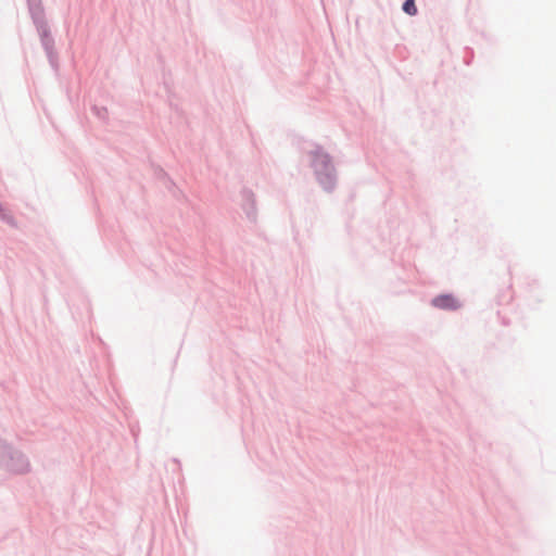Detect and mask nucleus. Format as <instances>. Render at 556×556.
<instances>
[{
    "label": "nucleus",
    "mask_w": 556,
    "mask_h": 556,
    "mask_svg": "<svg viewBox=\"0 0 556 556\" xmlns=\"http://www.w3.org/2000/svg\"><path fill=\"white\" fill-rule=\"evenodd\" d=\"M403 11L409 15H415L417 13L415 0H406L403 4Z\"/></svg>",
    "instance_id": "obj_2"
},
{
    "label": "nucleus",
    "mask_w": 556,
    "mask_h": 556,
    "mask_svg": "<svg viewBox=\"0 0 556 556\" xmlns=\"http://www.w3.org/2000/svg\"><path fill=\"white\" fill-rule=\"evenodd\" d=\"M432 305L441 309H457L460 305L458 301L450 294H443L432 300Z\"/></svg>",
    "instance_id": "obj_1"
}]
</instances>
